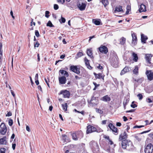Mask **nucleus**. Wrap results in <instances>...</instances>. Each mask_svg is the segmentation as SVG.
Wrapping results in <instances>:
<instances>
[{
	"label": "nucleus",
	"mask_w": 153,
	"mask_h": 153,
	"mask_svg": "<svg viewBox=\"0 0 153 153\" xmlns=\"http://www.w3.org/2000/svg\"><path fill=\"white\" fill-rule=\"evenodd\" d=\"M38 79V74H36L35 76V79Z\"/></svg>",
	"instance_id": "e2e57ef3"
},
{
	"label": "nucleus",
	"mask_w": 153,
	"mask_h": 153,
	"mask_svg": "<svg viewBox=\"0 0 153 153\" xmlns=\"http://www.w3.org/2000/svg\"><path fill=\"white\" fill-rule=\"evenodd\" d=\"M102 131V130L100 128H97L92 126L89 125L87 127L86 133L87 134H88L95 131L97 132H100Z\"/></svg>",
	"instance_id": "20e7f679"
},
{
	"label": "nucleus",
	"mask_w": 153,
	"mask_h": 153,
	"mask_svg": "<svg viewBox=\"0 0 153 153\" xmlns=\"http://www.w3.org/2000/svg\"><path fill=\"white\" fill-rule=\"evenodd\" d=\"M93 84L95 85V87H97V86H99V84H97V83L95 82H93Z\"/></svg>",
	"instance_id": "338daca9"
},
{
	"label": "nucleus",
	"mask_w": 153,
	"mask_h": 153,
	"mask_svg": "<svg viewBox=\"0 0 153 153\" xmlns=\"http://www.w3.org/2000/svg\"><path fill=\"white\" fill-rule=\"evenodd\" d=\"M59 83L62 84L65 83L66 82V78L65 76H62L59 78Z\"/></svg>",
	"instance_id": "a211bd4d"
},
{
	"label": "nucleus",
	"mask_w": 153,
	"mask_h": 153,
	"mask_svg": "<svg viewBox=\"0 0 153 153\" xmlns=\"http://www.w3.org/2000/svg\"><path fill=\"white\" fill-rule=\"evenodd\" d=\"M106 122H107L106 120H103L102 121V124H105L106 123Z\"/></svg>",
	"instance_id": "774afa93"
},
{
	"label": "nucleus",
	"mask_w": 153,
	"mask_h": 153,
	"mask_svg": "<svg viewBox=\"0 0 153 153\" xmlns=\"http://www.w3.org/2000/svg\"><path fill=\"white\" fill-rule=\"evenodd\" d=\"M144 126H134L133 128H140L143 127Z\"/></svg>",
	"instance_id": "49530a36"
},
{
	"label": "nucleus",
	"mask_w": 153,
	"mask_h": 153,
	"mask_svg": "<svg viewBox=\"0 0 153 153\" xmlns=\"http://www.w3.org/2000/svg\"><path fill=\"white\" fill-rule=\"evenodd\" d=\"M6 137H4L3 138L0 139V143L1 144L6 145L7 143Z\"/></svg>",
	"instance_id": "412c9836"
},
{
	"label": "nucleus",
	"mask_w": 153,
	"mask_h": 153,
	"mask_svg": "<svg viewBox=\"0 0 153 153\" xmlns=\"http://www.w3.org/2000/svg\"><path fill=\"white\" fill-rule=\"evenodd\" d=\"M146 75L148 80L151 81L153 79V71L151 70L146 71Z\"/></svg>",
	"instance_id": "1a4fd4ad"
},
{
	"label": "nucleus",
	"mask_w": 153,
	"mask_h": 153,
	"mask_svg": "<svg viewBox=\"0 0 153 153\" xmlns=\"http://www.w3.org/2000/svg\"><path fill=\"white\" fill-rule=\"evenodd\" d=\"M100 100L104 102H108L110 101L111 99L110 97L108 95H106L101 98Z\"/></svg>",
	"instance_id": "f3484780"
},
{
	"label": "nucleus",
	"mask_w": 153,
	"mask_h": 153,
	"mask_svg": "<svg viewBox=\"0 0 153 153\" xmlns=\"http://www.w3.org/2000/svg\"><path fill=\"white\" fill-rule=\"evenodd\" d=\"M123 119L124 121H126L128 120L127 118L125 116L123 117Z\"/></svg>",
	"instance_id": "680f3d73"
},
{
	"label": "nucleus",
	"mask_w": 153,
	"mask_h": 153,
	"mask_svg": "<svg viewBox=\"0 0 153 153\" xmlns=\"http://www.w3.org/2000/svg\"><path fill=\"white\" fill-rule=\"evenodd\" d=\"M70 69L73 72L76 73L77 74H79L80 73L79 69L76 66H71L70 67Z\"/></svg>",
	"instance_id": "f8f14e48"
},
{
	"label": "nucleus",
	"mask_w": 153,
	"mask_h": 153,
	"mask_svg": "<svg viewBox=\"0 0 153 153\" xmlns=\"http://www.w3.org/2000/svg\"><path fill=\"white\" fill-rule=\"evenodd\" d=\"M72 139L74 140H78L83 137V134L82 131H78L71 133Z\"/></svg>",
	"instance_id": "7ed1b4c3"
},
{
	"label": "nucleus",
	"mask_w": 153,
	"mask_h": 153,
	"mask_svg": "<svg viewBox=\"0 0 153 153\" xmlns=\"http://www.w3.org/2000/svg\"><path fill=\"white\" fill-rule=\"evenodd\" d=\"M61 22L62 23H65V19L62 17V16H61Z\"/></svg>",
	"instance_id": "09e8293b"
},
{
	"label": "nucleus",
	"mask_w": 153,
	"mask_h": 153,
	"mask_svg": "<svg viewBox=\"0 0 153 153\" xmlns=\"http://www.w3.org/2000/svg\"><path fill=\"white\" fill-rule=\"evenodd\" d=\"M121 145L123 148L126 149L129 151H132L134 149V147L131 141L123 140L122 142Z\"/></svg>",
	"instance_id": "f03ea898"
},
{
	"label": "nucleus",
	"mask_w": 153,
	"mask_h": 153,
	"mask_svg": "<svg viewBox=\"0 0 153 153\" xmlns=\"http://www.w3.org/2000/svg\"><path fill=\"white\" fill-rule=\"evenodd\" d=\"M130 68L128 67H125L121 71L120 75H122L129 71Z\"/></svg>",
	"instance_id": "6ab92c4d"
},
{
	"label": "nucleus",
	"mask_w": 153,
	"mask_h": 153,
	"mask_svg": "<svg viewBox=\"0 0 153 153\" xmlns=\"http://www.w3.org/2000/svg\"><path fill=\"white\" fill-rule=\"evenodd\" d=\"M60 94H62L64 98H68L70 95L69 92L67 90L62 91L60 92Z\"/></svg>",
	"instance_id": "dca6fc26"
},
{
	"label": "nucleus",
	"mask_w": 153,
	"mask_h": 153,
	"mask_svg": "<svg viewBox=\"0 0 153 153\" xmlns=\"http://www.w3.org/2000/svg\"><path fill=\"white\" fill-rule=\"evenodd\" d=\"M146 101L147 102L149 103L153 102V101H152V100L150 98H147L146 100Z\"/></svg>",
	"instance_id": "a19ab883"
},
{
	"label": "nucleus",
	"mask_w": 153,
	"mask_h": 153,
	"mask_svg": "<svg viewBox=\"0 0 153 153\" xmlns=\"http://www.w3.org/2000/svg\"><path fill=\"white\" fill-rule=\"evenodd\" d=\"M97 111L100 114H102L103 113V111H102L101 110L99 109H97Z\"/></svg>",
	"instance_id": "13d9d810"
},
{
	"label": "nucleus",
	"mask_w": 153,
	"mask_h": 153,
	"mask_svg": "<svg viewBox=\"0 0 153 153\" xmlns=\"http://www.w3.org/2000/svg\"><path fill=\"white\" fill-rule=\"evenodd\" d=\"M83 55V53L81 52H79L76 54V59L78 58L79 57H81V56Z\"/></svg>",
	"instance_id": "c9c22d12"
},
{
	"label": "nucleus",
	"mask_w": 153,
	"mask_h": 153,
	"mask_svg": "<svg viewBox=\"0 0 153 153\" xmlns=\"http://www.w3.org/2000/svg\"><path fill=\"white\" fill-rule=\"evenodd\" d=\"M153 151V145L151 143H149L146 147L144 149L145 153H152Z\"/></svg>",
	"instance_id": "423d86ee"
},
{
	"label": "nucleus",
	"mask_w": 153,
	"mask_h": 153,
	"mask_svg": "<svg viewBox=\"0 0 153 153\" xmlns=\"http://www.w3.org/2000/svg\"><path fill=\"white\" fill-rule=\"evenodd\" d=\"M86 5V3L78 2L77 6L80 10L83 11L85 10Z\"/></svg>",
	"instance_id": "0eeeda50"
},
{
	"label": "nucleus",
	"mask_w": 153,
	"mask_h": 153,
	"mask_svg": "<svg viewBox=\"0 0 153 153\" xmlns=\"http://www.w3.org/2000/svg\"><path fill=\"white\" fill-rule=\"evenodd\" d=\"M135 81L137 82H141L142 80V79H135Z\"/></svg>",
	"instance_id": "864d4df0"
},
{
	"label": "nucleus",
	"mask_w": 153,
	"mask_h": 153,
	"mask_svg": "<svg viewBox=\"0 0 153 153\" xmlns=\"http://www.w3.org/2000/svg\"><path fill=\"white\" fill-rule=\"evenodd\" d=\"M39 43L38 42H37L36 43H34V47H38L39 46Z\"/></svg>",
	"instance_id": "79ce46f5"
},
{
	"label": "nucleus",
	"mask_w": 153,
	"mask_h": 153,
	"mask_svg": "<svg viewBox=\"0 0 153 153\" xmlns=\"http://www.w3.org/2000/svg\"><path fill=\"white\" fill-rule=\"evenodd\" d=\"M137 97H139L140 100H141L143 98V96L141 94H139L137 95Z\"/></svg>",
	"instance_id": "de8ad7c7"
},
{
	"label": "nucleus",
	"mask_w": 153,
	"mask_h": 153,
	"mask_svg": "<svg viewBox=\"0 0 153 153\" xmlns=\"http://www.w3.org/2000/svg\"><path fill=\"white\" fill-rule=\"evenodd\" d=\"M108 126L115 134L117 135L118 134V130L117 128L115 127L112 123H109L108 125Z\"/></svg>",
	"instance_id": "6e6552de"
},
{
	"label": "nucleus",
	"mask_w": 153,
	"mask_h": 153,
	"mask_svg": "<svg viewBox=\"0 0 153 153\" xmlns=\"http://www.w3.org/2000/svg\"><path fill=\"white\" fill-rule=\"evenodd\" d=\"M101 2L105 7L108 4V2L107 0H102Z\"/></svg>",
	"instance_id": "473e14b6"
},
{
	"label": "nucleus",
	"mask_w": 153,
	"mask_h": 153,
	"mask_svg": "<svg viewBox=\"0 0 153 153\" xmlns=\"http://www.w3.org/2000/svg\"><path fill=\"white\" fill-rule=\"evenodd\" d=\"M134 102V101H133L132 102V104L131 105V106L132 108H134L135 107H137V105L135 104H133Z\"/></svg>",
	"instance_id": "37998d69"
},
{
	"label": "nucleus",
	"mask_w": 153,
	"mask_h": 153,
	"mask_svg": "<svg viewBox=\"0 0 153 153\" xmlns=\"http://www.w3.org/2000/svg\"><path fill=\"white\" fill-rule=\"evenodd\" d=\"M108 141H109V144L110 145H112L113 144V142L110 139H109V140Z\"/></svg>",
	"instance_id": "69168bd1"
},
{
	"label": "nucleus",
	"mask_w": 153,
	"mask_h": 153,
	"mask_svg": "<svg viewBox=\"0 0 153 153\" xmlns=\"http://www.w3.org/2000/svg\"><path fill=\"white\" fill-rule=\"evenodd\" d=\"M45 81L46 82V83L48 86V87L49 88H50V85H49V84L48 83V80L47 79H45Z\"/></svg>",
	"instance_id": "6e6d98bb"
},
{
	"label": "nucleus",
	"mask_w": 153,
	"mask_h": 153,
	"mask_svg": "<svg viewBox=\"0 0 153 153\" xmlns=\"http://www.w3.org/2000/svg\"><path fill=\"white\" fill-rule=\"evenodd\" d=\"M16 144L15 143H13L12 144V148L13 150H14L15 149Z\"/></svg>",
	"instance_id": "8fccbe9b"
},
{
	"label": "nucleus",
	"mask_w": 153,
	"mask_h": 153,
	"mask_svg": "<svg viewBox=\"0 0 153 153\" xmlns=\"http://www.w3.org/2000/svg\"><path fill=\"white\" fill-rule=\"evenodd\" d=\"M8 124L10 126H11L13 124V120L12 119H10L8 121Z\"/></svg>",
	"instance_id": "ea45409f"
},
{
	"label": "nucleus",
	"mask_w": 153,
	"mask_h": 153,
	"mask_svg": "<svg viewBox=\"0 0 153 153\" xmlns=\"http://www.w3.org/2000/svg\"><path fill=\"white\" fill-rule=\"evenodd\" d=\"M146 11V7L145 5L143 4H142L140 5V7L139 9V11L140 12H144Z\"/></svg>",
	"instance_id": "5701e85b"
},
{
	"label": "nucleus",
	"mask_w": 153,
	"mask_h": 153,
	"mask_svg": "<svg viewBox=\"0 0 153 153\" xmlns=\"http://www.w3.org/2000/svg\"><path fill=\"white\" fill-rule=\"evenodd\" d=\"M35 35L37 37H38L39 36V34L38 31L37 30H36L35 31Z\"/></svg>",
	"instance_id": "c03bdc74"
},
{
	"label": "nucleus",
	"mask_w": 153,
	"mask_h": 153,
	"mask_svg": "<svg viewBox=\"0 0 153 153\" xmlns=\"http://www.w3.org/2000/svg\"><path fill=\"white\" fill-rule=\"evenodd\" d=\"M126 9L127 10L126 12V15H127L128 14L129 11L131 10V8L130 6L129 5H127L126 7Z\"/></svg>",
	"instance_id": "f704fd0d"
},
{
	"label": "nucleus",
	"mask_w": 153,
	"mask_h": 153,
	"mask_svg": "<svg viewBox=\"0 0 153 153\" xmlns=\"http://www.w3.org/2000/svg\"><path fill=\"white\" fill-rule=\"evenodd\" d=\"M110 60L111 65L114 67L118 66L119 60L117 54L114 51H112L110 55Z\"/></svg>",
	"instance_id": "f257e3e1"
},
{
	"label": "nucleus",
	"mask_w": 153,
	"mask_h": 153,
	"mask_svg": "<svg viewBox=\"0 0 153 153\" xmlns=\"http://www.w3.org/2000/svg\"><path fill=\"white\" fill-rule=\"evenodd\" d=\"M12 113L11 112H9L7 113V114L6 115V116H11Z\"/></svg>",
	"instance_id": "4d7b16f0"
},
{
	"label": "nucleus",
	"mask_w": 153,
	"mask_h": 153,
	"mask_svg": "<svg viewBox=\"0 0 153 153\" xmlns=\"http://www.w3.org/2000/svg\"><path fill=\"white\" fill-rule=\"evenodd\" d=\"M131 32V36L132 38V44L135 45L137 43V39L136 35L134 33Z\"/></svg>",
	"instance_id": "2eb2a0df"
},
{
	"label": "nucleus",
	"mask_w": 153,
	"mask_h": 153,
	"mask_svg": "<svg viewBox=\"0 0 153 153\" xmlns=\"http://www.w3.org/2000/svg\"><path fill=\"white\" fill-rule=\"evenodd\" d=\"M62 109L65 111H66L67 110L68 104L67 103H65L64 104H62Z\"/></svg>",
	"instance_id": "7c9ffc66"
},
{
	"label": "nucleus",
	"mask_w": 153,
	"mask_h": 153,
	"mask_svg": "<svg viewBox=\"0 0 153 153\" xmlns=\"http://www.w3.org/2000/svg\"><path fill=\"white\" fill-rule=\"evenodd\" d=\"M93 22L95 25H99L100 23V20H93Z\"/></svg>",
	"instance_id": "72a5a7b5"
},
{
	"label": "nucleus",
	"mask_w": 153,
	"mask_h": 153,
	"mask_svg": "<svg viewBox=\"0 0 153 153\" xmlns=\"http://www.w3.org/2000/svg\"><path fill=\"white\" fill-rule=\"evenodd\" d=\"M7 129L5 124L2 123L0 126V132L3 135H4L6 133Z\"/></svg>",
	"instance_id": "9d476101"
},
{
	"label": "nucleus",
	"mask_w": 153,
	"mask_h": 153,
	"mask_svg": "<svg viewBox=\"0 0 153 153\" xmlns=\"http://www.w3.org/2000/svg\"><path fill=\"white\" fill-rule=\"evenodd\" d=\"M127 138V135L125 131H124L123 133H121L120 135L119 140L120 141H121L122 140L126 139Z\"/></svg>",
	"instance_id": "ddd939ff"
},
{
	"label": "nucleus",
	"mask_w": 153,
	"mask_h": 153,
	"mask_svg": "<svg viewBox=\"0 0 153 153\" xmlns=\"http://www.w3.org/2000/svg\"><path fill=\"white\" fill-rule=\"evenodd\" d=\"M126 39L124 37H122L120 40V44L122 45H124L126 42Z\"/></svg>",
	"instance_id": "2f4dec72"
},
{
	"label": "nucleus",
	"mask_w": 153,
	"mask_h": 153,
	"mask_svg": "<svg viewBox=\"0 0 153 153\" xmlns=\"http://www.w3.org/2000/svg\"><path fill=\"white\" fill-rule=\"evenodd\" d=\"M94 74L96 79H102L104 81L105 75L102 73H99L97 74L95 73H94Z\"/></svg>",
	"instance_id": "4468645a"
},
{
	"label": "nucleus",
	"mask_w": 153,
	"mask_h": 153,
	"mask_svg": "<svg viewBox=\"0 0 153 153\" xmlns=\"http://www.w3.org/2000/svg\"><path fill=\"white\" fill-rule=\"evenodd\" d=\"M62 140L64 141V142H68L70 141L69 138L65 134L62 135Z\"/></svg>",
	"instance_id": "393cba45"
},
{
	"label": "nucleus",
	"mask_w": 153,
	"mask_h": 153,
	"mask_svg": "<svg viewBox=\"0 0 153 153\" xmlns=\"http://www.w3.org/2000/svg\"><path fill=\"white\" fill-rule=\"evenodd\" d=\"M148 39L146 36L144 35L143 34L141 35V40L142 42L145 43L146 40Z\"/></svg>",
	"instance_id": "cd10ccee"
},
{
	"label": "nucleus",
	"mask_w": 153,
	"mask_h": 153,
	"mask_svg": "<svg viewBox=\"0 0 153 153\" xmlns=\"http://www.w3.org/2000/svg\"><path fill=\"white\" fill-rule=\"evenodd\" d=\"M49 12L48 11H46L45 13V16L48 18L49 17Z\"/></svg>",
	"instance_id": "58836bf2"
},
{
	"label": "nucleus",
	"mask_w": 153,
	"mask_h": 153,
	"mask_svg": "<svg viewBox=\"0 0 153 153\" xmlns=\"http://www.w3.org/2000/svg\"><path fill=\"white\" fill-rule=\"evenodd\" d=\"M85 65L88 67V68L90 69H91L92 67L90 65V64L89 63V61L88 59L86 57H85Z\"/></svg>",
	"instance_id": "bb28decb"
},
{
	"label": "nucleus",
	"mask_w": 153,
	"mask_h": 153,
	"mask_svg": "<svg viewBox=\"0 0 153 153\" xmlns=\"http://www.w3.org/2000/svg\"><path fill=\"white\" fill-rule=\"evenodd\" d=\"M59 72L62 75H64V76H65V77H68L69 76L68 72L67 71L63 70H60L59 71Z\"/></svg>",
	"instance_id": "4be33fe9"
},
{
	"label": "nucleus",
	"mask_w": 153,
	"mask_h": 153,
	"mask_svg": "<svg viewBox=\"0 0 153 153\" xmlns=\"http://www.w3.org/2000/svg\"><path fill=\"white\" fill-rule=\"evenodd\" d=\"M59 8V6L57 4H54V8L55 10H57Z\"/></svg>",
	"instance_id": "a18cd8bd"
},
{
	"label": "nucleus",
	"mask_w": 153,
	"mask_h": 153,
	"mask_svg": "<svg viewBox=\"0 0 153 153\" xmlns=\"http://www.w3.org/2000/svg\"><path fill=\"white\" fill-rule=\"evenodd\" d=\"M87 53L88 55L91 58H93V57L91 49H87Z\"/></svg>",
	"instance_id": "a878e982"
},
{
	"label": "nucleus",
	"mask_w": 153,
	"mask_h": 153,
	"mask_svg": "<svg viewBox=\"0 0 153 153\" xmlns=\"http://www.w3.org/2000/svg\"><path fill=\"white\" fill-rule=\"evenodd\" d=\"M116 125L118 126H120L121 125V124L120 122H117L116 123Z\"/></svg>",
	"instance_id": "052dcab7"
},
{
	"label": "nucleus",
	"mask_w": 153,
	"mask_h": 153,
	"mask_svg": "<svg viewBox=\"0 0 153 153\" xmlns=\"http://www.w3.org/2000/svg\"><path fill=\"white\" fill-rule=\"evenodd\" d=\"M89 144L91 148L94 152L95 153L99 151V146L97 142L94 141H91L90 143Z\"/></svg>",
	"instance_id": "39448f33"
},
{
	"label": "nucleus",
	"mask_w": 153,
	"mask_h": 153,
	"mask_svg": "<svg viewBox=\"0 0 153 153\" xmlns=\"http://www.w3.org/2000/svg\"><path fill=\"white\" fill-rule=\"evenodd\" d=\"M139 67L137 65H136L135 66L134 69L133 71V73L135 75H137L138 74Z\"/></svg>",
	"instance_id": "c85d7f7f"
},
{
	"label": "nucleus",
	"mask_w": 153,
	"mask_h": 153,
	"mask_svg": "<svg viewBox=\"0 0 153 153\" xmlns=\"http://www.w3.org/2000/svg\"><path fill=\"white\" fill-rule=\"evenodd\" d=\"M5 149L4 148H1L0 149L1 153H5Z\"/></svg>",
	"instance_id": "4c0bfd02"
},
{
	"label": "nucleus",
	"mask_w": 153,
	"mask_h": 153,
	"mask_svg": "<svg viewBox=\"0 0 153 153\" xmlns=\"http://www.w3.org/2000/svg\"><path fill=\"white\" fill-rule=\"evenodd\" d=\"M132 58L133 61L135 62H137L138 59V57L136 53L133 52L132 54Z\"/></svg>",
	"instance_id": "aec40b11"
},
{
	"label": "nucleus",
	"mask_w": 153,
	"mask_h": 153,
	"mask_svg": "<svg viewBox=\"0 0 153 153\" xmlns=\"http://www.w3.org/2000/svg\"><path fill=\"white\" fill-rule=\"evenodd\" d=\"M58 2L61 4H63L65 2V0H57Z\"/></svg>",
	"instance_id": "3c124183"
},
{
	"label": "nucleus",
	"mask_w": 153,
	"mask_h": 153,
	"mask_svg": "<svg viewBox=\"0 0 153 153\" xmlns=\"http://www.w3.org/2000/svg\"><path fill=\"white\" fill-rule=\"evenodd\" d=\"M26 129L28 132H30V129L29 127L28 126H26Z\"/></svg>",
	"instance_id": "5fc2aeb1"
},
{
	"label": "nucleus",
	"mask_w": 153,
	"mask_h": 153,
	"mask_svg": "<svg viewBox=\"0 0 153 153\" xmlns=\"http://www.w3.org/2000/svg\"><path fill=\"white\" fill-rule=\"evenodd\" d=\"M97 68L101 70L103 69V67L101 66L100 64H99V65L97 67Z\"/></svg>",
	"instance_id": "603ef678"
},
{
	"label": "nucleus",
	"mask_w": 153,
	"mask_h": 153,
	"mask_svg": "<svg viewBox=\"0 0 153 153\" xmlns=\"http://www.w3.org/2000/svg\"><path fill=\"white\" fill-rule=\"evenodd\" d=\"M99 51L101 53L105 54L108 51V48L105 46L101 45L98 48Z\"/></svg>",
	"instance_id": "9b49d317"
},
{
	"label": "nucleus",
	"mask_w": 153,
	"mask_h": 153,
	"mask_svg": "<svg viewBox=\"0 0 153 153\" xmlns=\"http://www.w3.org/2000/svg\"><path fill=\"white\" fill-rule=\"evenodd\" d=\"M135 138L138 141H140L141 140V139L140 138H139L138 136H136Z\"/></svg>",
	"instance_id": "0e129e2a"
},
{
	"label": "nucleus",
	"mask_w": 153,
	"mask_h": 153,
	"mask_svg": "<svg viewBox=\"0 0 153 153\" xmlns=\"http://www.w3.org/2000/svg\"><path fill=\"white\" fill-rule=\"evenodd\" d=\"M10 14L12 16V17L13 18V19H14L15 17L13 15V12L12 10L10 12Z\"/></svg>",
	"instance_id": "bf43d9fd"
},
{
	"label": "nucleus",
	"mask_w": 153,
	"mask_h": 153,
	"mask_svg": "<svg viewBox=\"0 0 153 153\" xmlns=\"http://www.w3.org/2000/svg\"><path fill=\"white\" fill-rule=\"evenodd\" d=\"M47 25L48 26H49L50 27H53L54 25L52 24L51 21H49L47 23Z\"/></svg>",
	"instance_id": "e433bc0d"
},
{
	"label": "nucleus",
	"mask_w": 153,
	"mask_h": 153,
	"mask_svg": "<svg viewBox=\"0 0 153 153\" xmlns=\"http://www.w3.org/2000/svg\"><path fill=\"white\" fill-rule=\"evenodd\" d=\"M115 11L123 12V11L122 9V7L120 6H118L116 7Z\"/></svg>",
	"instance_id": "c756f323"
},
{
	"label": "nucleus",
	"mask_w": 153,
	"mask_h": 153,
	"mask_svg": "<svg viewBox=\"0 0 153 153\" xmlns=\"http://www.w3.org/2000/svg\"><path fill=\"white\" fill-rule=\"evenodd\" d=\"M146 61L149 63H150V60L152 57V56L151 54H146Z\"/></svg>",
	"instance_id": "b1692460"
}]
</instances>
